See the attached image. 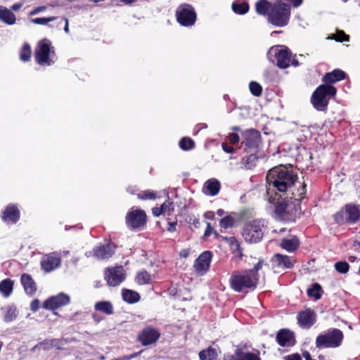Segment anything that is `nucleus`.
Masks as SVG:
<instances>
[{
	"instance_id": "37",
	"label": "nucleus",
	"mask_w": 360,
	"mask_h": 360,
	"mask_svg": "<svg viewBox=\"0 0 360 360\" xmlns=\"http://www.w3.org/2000/svg\"><path fill=\"white\" fill-rule=\"evenodd\" d=\"M321 287L319 283H314L312 287L307 290V295L314 297L315 300H319L321 298Z\"/></svg>"
},
{
	"instance_id": "56",
	"label": "nucleus",
	"mask_w": 360,
	"mask_h": 360,
	"mask_svg": "<svg viewBox=\"0 0 360 360\" xmlns=\"http://www.w3.org/2000/svg\"><path fill=\"white\" fill-rule=\"evenodd\" d=\"M289 1L292 2V4H293V6L295 7H297V6H300L302 3V0H289Z\"/></svg>"
},
{
	"instance_id": "14",
	"label": "nucleus",
	"mask_w": 360,
	"mask_h": 360,
	"mask_svg": "<svg viewBox=\"0 0 360 360\" xmlns=\"http://www.w3.org/2000/svg\"><path fill=\"white\" fill-rule=\"evenodd\" d=\"M70 298L69 295L65 293H59L56 296H53L48 299L43 304V307L46 309H56L60 307L67 305L70 303Z\"/></svg>"
},
{
	"instance_id": "43",
	"label": "nucleus",
	"mask_w": 360,
	"mask_h": 360,
	"mask_svg": "<svg viewBox=\"0 0 360 360\" xmlns=\"http://www.w3.org/2000/svg\"><path fill=\"white\" fill-rule=\"evenodd\" d=\"M236 360H260L259 357L252 353L236 354Z\"/></svg>"
},
{
	"instance_id": "31",
	"label": "nucleus",
	"mask_w": 360,
	"mask_h": 360,
	"mask_svg": "<svg viewBox=\"0 0 360 360\" xmlns=\"http://www.w3.org/2000/svg\"><path fill=\"white\" fill-rule=\"evenodd\" d=\"M153 279V276L150 275L148 271L141 270L137 273L135 281L139 285L148 284Z\"/></svg>"
},
{
	"instance_id": "10",
	"label": "nucleus",
	"mask_w": 360,
	"mask_h": 360,
	"mask_svg": "<svg viewBox=\"0 0 360 360\" xmlns=\"http://www.w3.org/2000/svg\"><path fill=\"white\" fill-rule=\"evenodd\" d=\"M334 219L338 223H355L360 219V210L356 205H347L334 215Z\"/></svg>"
},
{
	"instance_id": "57",
	"label": "nucleus",
	"mask_w": 360,
	"mask_h": 360,
	"mask_svg": "<svg viewBox=\"0 0 360 360\" xmlns=\"http://www.w3.org/2000/svg\"><path fill=\"white\" fill-rule=\"evenodd\" d=\"M136 354L130 355V356H124L123 357L117 358V360H129L134 358Z\"/></svg>"
},
{
	"instance_id": "33",
	"label": "nucleus",
	"mask_w": 360,
	"mask_h": 360,
	"mask_svg": "<svg viewBox=\"0 0 360 360\" xmlns=\"http://www.w3.org/2000/svg\"><path fill=\"white\" fill-rule=\"evenodd\" d=\"M95 309L108 315H110L113 313V307L112 304L108 301L97 302L95 304Z\"/></svg>"
},
{
	"instance_id": "44",
	"label": "nucleus",
	"mask_w": 360,
	"mask_h": 360,
	"mask_svg": "<svg viewBox=\"0 0 360 360\" xmlns=\"http://www.w3.org/2000/svg\"><path fill=\"white\" fill-rule=\"evenodd\" d=\"M235 219L230 215L226 216L220 221V225L224 229H229L233 226Z\"/></svg>"
},
{
	"instance_id": "59",
	"label": "nucleus",
	"mask_w": 360,
	"mask_h": 360,
	"mask_svg": "<svg viewBox=\"0 0 360 360\" xmlns=\"http://www.w3.org/2000/svg\"><path fill=\"white\" fill-rule=\"evenodd\" d=\"M211 231H212V228H211V225L210 223H207V229L205 232V236H209L211 233Z\"/></svg>"
},
{
	"instance_id": "6",
	"label": "nucleus",
	"mask_w": 360,
	"mask_h": 360,
	"mask_svg": "<svg viewBox=\"0 0 360 360\" xmlns=\"http://www.w3.org/2000/svg\"><path fill=\"white\" fill-rule=\"evenodd\" d=\"M266 224L264 220H252L247 222L243 230L244 240L250 243H256L262 238Z\"/></svg>"
},
{
	"instance_id": "45",
	"label": "nucleus",
	"mask_w": 360,
	"mask_h": 360,
	"mask_svg": "<svg viewBox=\"0 0 360 360\" xmlns=\"http://www.w3.org/2000/svg\"><path fill=\"white\" fill-rule=\"evenodd\" d=\"M349 268V265L346 262H338L335 264V269L340 274H346Z\"/></svg>"
},
{
	"instance_id": "13",
	"label": "nucleus",
	"mask_w": 360,
	"mask_h": 360,
	"mask_svg": "<svg viewBox=\"0 0 360 360\" xmlns=\"http://www.w3.org/2000/svg\"><path fill=\"white\" fill-rule=\"evenodd\" d=\"M212 257V255L210 252L205 251L195 259L194 269L198 274L204 275L208 271Z\"/></svg>"
},
{
	"instance_id": "26",
	"label": "nucleus",
	"mask_w": 360,
	"mask_h": 360,
	"mask_svg": "<svg viewBox=\"0 0 360 360\" xmlns=\"http://www.w3.org/2000/svg\"><path fill=\"white\" fill-rule=\"evenodd\" d=\"M20 281L27 294L32 295L36 291L35 283L30 275L22 274Z\"/></svg>"
},
{
	"instance_id": "23",
	"label": "nucleus",
	"mask_w": 360,
	"mask_h": 360,
	"mask_svg": "<svg viewBox=\"0 0 360 360\" xmlns=\"http://www.w3.org/2000/svg\"><path fill=\"white\" fill-rule=\"evenodd\" d=\"M273 262L279 267L288 269L291 268L294 264V260L291 257L280 254L274 255Z\"/></svg>"
},
{
	"instance_id": "63",
	"label": "nucleus",
	"mask_w": 360,
	"mask_h": 360,
	"mask_svg": "<svg viewBox=\"0 0 360 360\" xmlns=\"http://www.w3.org/2000/svg\"><path fill=\"white\" fill-rule=\"evenodd\" d=\"M217 214L219 216L221 217V216H223V215H224V211L223 210L219 209V210H217Z\"/></svg>"
},
{
	"instance_id": "53",
	"label": "nucleus",
	"mask_w": 360,
	"mask_h": 360,
	"mask_svg": "<svg viewBox=\"0 0 360 360\" xmlns=\"http://www.w3.org/2000/svg\"><path fill=\"white\" fill-rule=\"evenodd\" d=\"M285 360H302L300 356L297 354L289 355L285 358Z\"/></svg>"
},
{
	"instance_id": "4",
	"label": "nucleus",
	"mask_w": 360,
	"mask_h": 360,
	"mask_svg": "<svg viewBox=\"0 0 360 360\" xmlns=\"http://www.w3.org/2000/svg\"><path fill=\"white\" fill-rule=\"evenodd\" d=\"M269 60L275 62L278 67L282 69L287 68L292 64L294 66L298 65V61L292 59L291 53L288 49L280 46H272L268 51Z\"/></svg>"
},
{
	"instance_id": "8",
	"label": "nucleus",
	"mask_w": 360,
	"mask_h": 360,
	"mask_svg": "<svg viewBox=\"0 0 360 360\" xmlns=\"http://www.w3.org/2000/svg\"><path fill=\"white\" fill-rule=\"evenodd\" d=\"M343 338L342 333L338 329H333L324 334L319 335L316 339L318 348L338 347Z\"/></svg>"
},
{
	"instance_id": "2",
	"label": "nucleus",
	"mask_w": 360,
	"mask_h": 360,
	"mask_svg": "<svg viewBox=\"0 0 360 360\" xmlns=\"http://www.w3.org/2000/svg\"><path fill=\"white\" fill-rule=\"evenodd\" d=\"M264 261L259 259L252 269L234 271L230 278L232 289L237 292H248L256 288L258 282L257 271L262 268Z\"/></svg>"
},
{
	"instance_id": "1",
	"label": "nucleus",
	"mask_w": 360,
	"mask_h": 360,
	"mask_svg": "<svg viewBox=\"0 0 360 360\" xmlns=\"http://www.w3.org/2000/svg\"><path fill=\"white\" fill-rule=\"evenodd\" d=\"M297 179V176L290 166L279 165L271 169L266 175V195L274 193L281 194L288 192Z\"/></svg>"
},
{
	"instance_id": "62",
	"label": "nucleus",
	"mask_w": 360,
	"mask_h": 360,
	"mask_svg": "<svg viewBox=\"0 0 360 360\" xmlns=\"http://www.w3.org/2000/svg\"><path fill=\"white\" fill-rule=\"evenodd\" d=\"M304 188H305V185H304V186H302V190H301V191H300V194H299V196H300L299 200H301V199L303 198V196H302V195H303L304 194V193H305Z\"/></svg>"
},
{
	"instance_id": "27",
	"label": "nucleus",
	"mask_w": 360,
	"mask_h": 360,
	"mask_svg": "<svg viewBox=\"0 0 360 360\" xmlns=\"http://www.w3.org/2000/svg\"><path fill=\"white\" fill-rule=\"evenodd\" d=\"M245 138L246 145L248 146H255L257 144L259 139V133L254 129H249L243 133Z\"/></svg>"
},
{
	"instance_id": "49",
	"label": "nucleus",
	"mask_w": 360,
	"mask_h": 360,
	"mask_svg": "<svg viewBox=\"0 0 360 360\" xmlns=\"http://www.w3.org/2000/svg\"><path fill=\"white\" fill-rule=\"evenodd\" d=\"M46 10V7L44 6H38L34 8L30 13V15H35L39 13L44 12Z\"/></svg>"
},
{
	"instance_id": "58",
	"label": "nucleus",
	"mask_w": 360,
	"mask_h": 360,
	"mask_svg": "<svg viewBox=\"0 0 360 360\" xmlns=\"http://www.w3.org/2000/svg\"><path fill=\"white\" fill-rule=\"evenodd\" d=\"M64 21H65V27H64V31L66 32V33H68L69 32V25H68V20L66 18H63Z\"/></svg>"
},
{
	"instance_id": "19",
	"label": "nucleus",
	"mask_w": 360,
	"mask_h": 360,
	"mask_svg": "<svg viewBox=\"0 0 360 360\" xmlns=\"http://www.w3.org/2000/svg\"><path fill=\"white\" fill-rule=\"evenodd\" d=\"M268 196V200L271 203L276 204V212L278 214H283L285 212H288V205L283 200H281V194L277 193L274 196L273 194H270Z\"/></svg>"
},
{
	"instance_id": "15",
	"label": "nucleus",
	"mask_w": 360,
	"mask_h": 360,
	"mask_svg": "<svg viewBox=\"0 0 360 360\" xmlns=\"http://www.w3.org/2000/svg\"><path fill=\"white\" fill-rule=\"evenodd\" d=\"M61 263L60 255L56 252H52L43 257L41 261V268L46 272L57 269Z\"/></svg>"
},
{
	"instance_id": "22",
	"label": "nucleus",
	"mask_w": 360,
	"mask_h": 360,
	"mask_svg": "<svg viewBox=\"0 0 360 360\" xmlns=\"http://www.w3.org/2000/svg\"><path fill=\"white\" fill-rule=\"evenodd\" d=\"M174 212V207L172 202L165 201L160 207H154L152 209L153 214L155 217H159L161 214L170 216Z\"/></svg>"
},
{
	"instance_id": "48",
	"label": "nucleus",
	"mask_w": 360,
	"mask_h": 360,
	"mask_svg": "<svg viewBox=\"0 0 360 360\" xmlns=\"http://www.w3.org/2000/svg\"><path fill=\"white\" fill-rule=\"evenodd\" d=\"M41 345L44 346V349H48L51 347H56L57 349H61V347L59 346V341L58 340H51L50 342H43L41 343Z\"/></svg>"
},
{
	"instance_id": "41",
	"label": "nucleus",
	"mask_w": 360,
	"mask_h": 360,
	"mask_svg": "<svg viewBox=\"0 0 360 360\" xmlns=\"http://www.w3.org/2000/svg\"><path fill=\"white\" fill-rule=\"evenodd\" d=\"M17 316L16 309L13 307H8L4 316L6 322L13 321Z\"/></svg>"
},
{
	"instance_id": "35",
	"label": "nucleus",
	"mask_w": 360,
	"mask_h": 360,
	"mask_svg": "<svg viewBox=\"0 0 360 360\" xmlns=\"http://www.w3.org/2000/svg\"><path fill=\"white\" fill-rule=\"evenodd\" d=\"M122 297L129 303L137 302L140 299L139 293L131 290H124L122 292Z\"/></svg>"
},
{
	"instance_id": "55",
	"label": "nucleus",
	"mask_w": 360,
	"mask_h": 360,
	"mask_svg": "<svg viewBox=\"0 0 360 360\" xmlns=\"http://www.w3.org/2000/svg\"><path fill=\"white\" fill-rule=\"evenodd\" d=\"M189 252H190L189 250H187V249L182 250L180 252L179 255L182 257H187L188 256V255H189Z\"/></svg>"
},
{
	"instance_id": "54",
	"label": "nucleus",
	"mask_w": 360,
	"mask_h": 360,
	"mask_svg": "<svg viewBox=\"0 0 360 360\" xmlns=\"http://www.w3.org/2000/svg\"><path fill=\"white\" fill-rule=\"evenodd\" d=\"M22 6V3L15 4L11 6V9L14 11H18Z\"/></svg>"
},
{
	"instance_id": "46",
	"label": "nucleus",
	"mask_w": 360,
	"mask_h": 360,
	"mask_svg": "<svg viewBox=\"0 0 360 360\" xmlns=\"http://www.w3.org/2000/svg\"><path fill=\"white\" fill-rule=\"evenodd\" d=\"M180 147L183 150H189L193 147L194 143L193 141L189 139V138H183L181 141L179 143Z\"/></svg>"
},
{
	"instance_id": "25",
	"label": "nucleus",
	"mask_w": 360,
	"mask_h": 360,
	"mask_svg": "<svg viewBox=\"0 0 360 360\" xmlns=\"http://www.w3.org/2000/svg\"><path fill=\"white\" fill-rule=\"evenodd\" d=\"M220 189V184L216 179L207 181L203 187V192L207 195H215Z\"/></svg>"
},
{
	"instance_id": "52",
	"label": "nucleus",
	"mask_w": 360,
	"mask_h": 360,
	"mask_svg": "<svg viewBox=\"0 0 360 360\" xmlns=\"http://www.w3.org/2000/svg\"><path fill=\"white\" fill-rule=\"evenodd\" d=\"M222 149L224 151L228 153H233L234 152V148L233 147L229 146L226 143H223L221 144Z\"/></svg>"
},
{
	"instance_id": "12",
	"label": "nucleus",
	"mask_w": 360,
	"mask_h": 360,
	"mask_svg": "<svg viewBox=\"0 0 360 360\" xmlns=\"http://www.w3.org/2000/svg\"><path fill=\"white\" fill-rule=\"evenodd\" d=\"M105 278L110 285L117 286L124 280V269L122 266L108 269L105 271Z\"/></svg>"
},
{
	"instance_id": "9",
	"label": "nucleus",
	"mask_w": 360,
	"mask_h": 360,
	"mask_svg": "<svg viewBox=\"0 0 360 360\" xmlns=\"http://www.w3.org/2000/svg\"><path fill=\"white\" fill-rule=\"evenodd\" d=\"M176 17L177 22L184 27L192 26L196 20L194 8L189 4L179 6L176 11Z\"/></svg>"
},
{
	"instance_id": "21",
	"label": "nucleus",
	"mask_w": 360,
	"mask_h": 360,
	"mask_svg": "<svg viewBox=\"0 0 360 360\" xmlns=\"http://www.w3.org/2000/svg\"><path fill=\"white\" fill-rule=\"evenodd\" d=\"M20 217V212L17 207L8 206L4 212L2 219L7 223H15Z\"/></svg>"
},
{
	"instance_id": "28",
	"label": "nucleus",
	"mask_w": 360,
	"mask_h": 360,
	"mask_svg": "<svg viewBox=\"0 0 360 360\" xmlns=\"http://www.w3.org/2000/svg\"><path fill=\"white\" fill-rule=\"evenodd\" d=\"M345 78V72L340 70H335L331 72L327 73L324 77L323 80L326 83H334L338 81H340Z\"/></svg>"
},
{
	"instance_id": "7",
	"label": "nucleus",
	"mask_w": 360,
	"mask_h": 360,
	"mask_svg": "<svg viewBox=\"0 0 360 360\" xmlns=\"http://www.w3.org/2000/svg\"><path fill=\"white\" fill-rule=\"evenodd\" d=\"M336 94L334 86L324 84L319 86L314 92L311 103L318 110H324L328 105V96H333Z\"/></svg>"
},
{
	"instance_id": "34",
	"label": "nucleus",
	"mask_w": 360,
	"mask_h": 360,
	"mask_svg": "<svg viewBox=\"0 0 360 360\" xmlns=\"http://www.w3.org/2000/svg\"><path fill=\"white\" fill-rule=\"evenodd\" d=\"M281 246L284 250L292 252L299 246L298 240L296 238L291 239H283L281 243Z\"/></svg>"
},
{
	"instance_id": "50",
	"label": "nucleus",
	"mask_w": 360,
	"mask_h": 360,
	"mask_svg": "<svg viewBox=\"0 0 360 360\" xmlns=\"http://www.w3.org/2000/svg\"><path fill=\"white\" fill-rule=\"evenodd\" d=\"M230 142L233 144H236L239 141V136L237 134H231L229 136Z\"/></svg>"
},
{
	"instance_id": "29",
	"label": "nucleus",
	"mask_w": 360,
	"mask_h": 360,
	"mask_svg": "<svg viewBox=\"0 0 360 360\" xmlns=\"http://www.w3.org/2000/svg\"><path fill=\"white\" fill-rule=\"evenodd\" d=\"M272 6L266 0H259L255 4L256 12L262 15H269V12Z\"/></svg>"
},
{
	"instance_id": "42",
	"label": "nucleus",
	"mask_w": 360,
	"mask_h": 360,
	"mask_svg": "<svg viewBox=\"0 0 360 360\" xmlns=\"http://www.w3.org/2000/svg\"><path fill=\"white\" fill-rule=\"evenodd\" d=\"M249 88L251 93L255 96H259L261 95L262 91V88L259 84L255 82H251L249 84Z\"/></svg>"
},
{
	"instance_id": "30",
	"label": "nucleus",
	"mask_w": 360,
	"mask_h": 360,
	"mask_svg": "<svg viewBox=\"0 0 360 360\" xmlns=\"http://www.w3.org/2000/svg\"><path fill=\"white\" fill-rule=\"evenodd\" d=\"M217 357L218 352L216 349L212 347H209L199 352V358L200 360H217Z\"/></svg>"
},
{
	"instance_id": "39",
	"label": "nucleus",
	"mask_w": 360,
	"mask_h": 360,
	"mask_svg": "<svg viewBox=\"0 0 360 360\" xmlns=\"http://www.w3.org/2000/svg\"><path fill=\"white\" fill-rule=\"evenodd\" d=\"M57 19L56 16H51V17H43V18H32L30 20V21L36 25H46L49 22H52Z\"/></svg>"
},
{
	"instance_id": "51",
	"label": "nucleus",
	"mask_w": 360,
	"mask_h": 360,
	"mask_svg": "<svg viewBox=\"0 0 360 360\" xmlns=\"http://www.w3.org/2000/svg\"><path fill=\"white\" fill-rule=\"evenodd\" d=\"M39 308V301L34 300L31 302L30 309L33 311H37Z\"/></svg>"
},
{
	"instance_id": "16",
	"label": "nucleus",
	"mask_w": 360,
	"mask_h": 360,
	"mask_svg": "<svg viewBox=\"0 0 360 360\" xmlns=\"http://www.w3.org/2000/svg\"><path fill=\"white\" fill-rule=\"evenodd\" d=\"M114 253L113 248L111 245L105 246H98L95 248L93 252H86V257L94 256L97 259H105L110 257Z\"/></svg>"
},
{
	"instance_id": "61",
	"label": "nucleus",
	"mask_w": 360,
	"mask_h": 360,
	"mask_svg": "<svg viewBox=\"0 0 360 360\" xmlns=\"http://www.w3.org/2000/svg\"><path fill=\"white\" fill-rule=\"evenodd\" d=\"M175 225H176V223H173V222L169 223L168 231H174L175 229Z\"/></svg>"
},
{
	"instance_id": "60",
	"label": "nucleus",
	"mask_w": 360,
	"mask_h": 360,
	"mask_svg": "<svg viewBox=\"0 0 360 360\" xmlns=\"http://www.w3.org/2000/svg\"><path fill=\"white\" fill-rule=\"evenodd\" d=\"M137 1L138 0H120V2L127 4V5L131 4Z\"/></svg>"
},
{
	"instance_id": "3",
	"label": "nucleus",
	"mask_w": 360,
	"mask_h": 360,
	"mask_svg": "<svg viewBox=\"0 0 360 360\" xmlns=\"http://www.w3.org/2000/svg\"><path fill=\"white\" fill-rule=\"evenodd\" d=\"M290 6L278 1L271 8L268 21L276 27H285L288 25L291 14Z\"/></svg>"
},
{
	"instance_id": "40",
	"label": "nucleus",
	"mask_w": 360,
	"mask_h": 360,
	"mask_svg": "<svg viewBox=\"0 0 360 360\" xmlns=\"http://www.w3.org/2000/svg\"><path fill=\"white\" fill-rule=\"evenodd\" d=\"M156 197V193L149 190L141 191L138 194V198L141 200H155Z\"/></svg>"
},
{
	"instance_id": "47",
	"label": "nucleus",
	"mask_w": 360,
	"mask_h": 360,
	"mask_svg": "<svg viewBox=\"0 0 360 360\" xmlns=\"http://www.w3.org/2000/svg\"><path fill=\"white\" fill-rule=\"evenodd\" d=\"M338 41H348L349 36L347 35L343 31H338L337 33L331 37Z\"/></svg>"
},
{
	"instance_id": "20",
	"label": "nucleus",
	"mask_w": 360,
	"mask_h": 360,
	"mask_svg": "<svg viewBox=\"0 0 360 360\" xmlns=\"http://www.w3.org/2000/svg\"><path fill=\"white\" fill-rule=\"evenodd\" d=\"M297 319L301 327L309 328L315 322V315L311 311L306 310L299 314Z\"/></svg>"
},
{
	"instance_id": "17",
	"label": "nucleus",
	"mask_w": 360,
	"mask_h": 360,
	"mask_svg": "<svg viewBox=\"0 0 360 360\" xmlns=\"http://www.w3.org/2000/svg\"><path fill=\"white\" fill-rule=\"evenodd\" d=\"M160 333L154 328H148L143 330L139 335V339L143 345H148L156 342Z\"/></svg>"
},
{
	"instance_id": "24",
	"label": "nucleus",
	"mask_w": 360,
	"mask_h": 360,
	"mask_svg": "<svg viewBox=\"0 0 360 360\" xmlns=\"http://www.w3.org/2000/svg\"><path fill=\"white\" fill-rule=\"evenodd\" d=\"M0 20L9 25H14L16 21L15 14L6 7L2 6H0Z\"/></svg>"
},
{
	"instance_id": "38",
	"label": "nucleus",
	"mask_w": 360,
	"mask_h": 360,
	"mask_svg": "<svg viewBox=\"0 0 360 360\" xmlns=\"http://www.w3.org/2000/svg\"><path fill=\"white\" fill-rule=\"evenodd\" d=\"M31 53L30 46L28 44H24L20 52V60L24 62L29 60L31 57Z\"/></svg>"
},
{
	"instance_id": "64",
	"label": "nucleus",
	"mask_w": 360,
	"mask_h": 360,
	"mask_svg": "<svg viewBox=\"0 0 360 360\" xmlns=\"http://www.w3.org/2000/svg\"><path fill=\"white\" fill-rule=\"evenodd\" d=\"M231 129L233 130V131H240V130L239 127H233L231 128Z\"/></svg>"
},
{
	"instance_id": "36",
	"label": "nucleus",
	"mask_w": 360,
	"mask_h": 360,
	"mask_svg": "<svg viewBox=\"0 0 360 360\" xmlns=\"http://www.w3.org/2000/svg\"><path fill=\"white\" fill-rule=\"evenodd\" d=\"M232 9L236 13L240 14V15H243L248 11L249 6L245 2H242V3L234 2L232 4Z\"/></svg>"
},
{
	"instance_id": "18",
	"label": "nucleus",
	"mask_w": 360,
	"mask_h": 360,
	"mask_svg": "<svg viewBox=\"0 0 360 360\" xmlns=\"http://www.w3.org/2000/svg\"><path fill=\"white\" fill-rule=\"evenodd\" d=\"M276 340L282 347H290L295 344L293 334L288 330H280L277 334Z\"/></svg>"
},
{
	"instance_id": "11",
	"label": "nucleus",
	"mask_w": 360,
	"mask_h": 360,
	"mask_svg": "<svg viewBox=\"0 0 360 360\" xmlns=\"http://www.w3.org/2000/svg\"><path fill=\"white\" fill-rule=\"evenodd\" d=\"M146 219L145 211L132 207L126 215V224L130 229H141L146 224Z\"/></svg>"
},
{
	"instance_id": "5",
	"label": "nucleus",
	"mask_w": 360,
	"mask_h": 360,
	"mask_svg": "<svg viewBox=\"0 0 360 360\" xmlns=\"http://www.w3.org/2000/svg\"><path fill=\"white\" fill-rule=\"evenodd\" d=\"M35 60L39 65L50 66L55 63L56 57L51 43L47 39L39 41L35 49Z\"/></svg>"
},
{
	"instance_id": "32",
	"label": "nucleus",
	"mask_w": 360,
	"mask_h": 360,
	"mask_svg": "<svg viewBox=\"0 0 360 360\" xmlns=\"http://www.w3.org/2000/svg\"><path fill=\"white\" fill-rule=\"evenodd\" d=\"M13 282L10 279H5L0 283V292L4 297H8L13 291Z\"/></svg>"
}]
</instances>
